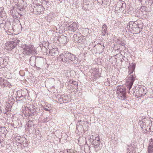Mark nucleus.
Returning <instances> with one entry per match:
<instances>
[{
    "label": "nucleus",
    "instance_id": "7ed1b4c3",
    "mask_svg": "<svg viewBox=\"0 0 153 153\" xmlns=\"http://www.w3.org/2000/svg\"><path fill=\"white\" fill-rule=\"evenodd\" d=\"M25 110L23 112L24 114L27 117L31 116H36L40 111L39 107L29 103L26 104Z\"/></svg>",
    "mask_w": 153,
    "mask_h": 153
},
{
    "label": "nucleus",
    "instance_id": "a18cd8bd",
    "mask_svg": "<svg viewBox=\"0 0 153 153\" xmlns=\"http://www.w3.org/2000/svg\"><path fill=\"white\" fill-rule=\"evenodd\" d=\"M58 101L59 102H61L62 101H63V97L62 96H60V97L59 98Z\"/></svg>",
    "mask_w": 153,
    "mask_h": 153
},
{
    "label": "nucleus",
    "instance_id": "20e7f679",
    "mask_svg": "<svg viewBox=\"0 0 153 153\" xmlns=\"http://www.w3.org/2000/svg\"><path fill=\"white\" fill-rule=\"evenodd\" d=\"M20 46L23 49V52L25 54L30 55L36 52L35 48L30 44H22Z\"/></svg>",
    "mask_w": 153,
    "mask_h": 153
},
{
    "label": "nucleus",
    "instance_id": "a19ab883",
    "mask_svg": "<svg viewBox=\"0 0 153 153\" xmlns=\"http://www.w3.org/2000/svg\"><path fill=\"white\" fill-rule=\"evenodd\" d=\"M108 1V0H97V2L101 4H102L105 1L107 2Z\"/></svg>",
    "mask_w": 153,
    "mask_h": 153
},
{
    "label": "nucleus",
    "instance_id": "4d7b16f0",
    "mask_svg": "<svg viewBox=\"0 0 153 153\" xmlns=\"http://www.w3.org/2000/svg\"><path fill=\"white\" fill-rule=\"evenodd\" d=\"M120 55H121V56L122 57V59H123V57H125V56H122L121 54Z\"/></svg>",
    "mask_w": 153,
    "mask_h": 153
},
{
    "label": "nucleus",
    "instance_id": "412c9836",
    "mask_svg": "<svg viewBox=\"0 0 153 153\" xmlns=\"http://www.w3.org/2000/svg\"><path fill=\"white\" fill-rule=\"evenodd\" d=\"M10 13L14 18H16L17 17L16 15L17 14V12L14 8L10 10Z\"/></svg>",
    "mask_w": 153,
    "mask_h": 153
},
{
    "label": "nucleus",
    "instance_id": "3c124183",
    "mask_svg": "<svg viewBox=\"0 0 153 153\" xmlns=\"http://www.w3.org/2000/svg\"><path fill=\"white\" fill-rule=\"evenodd\" d=\"M121 45L122 46H123V47H124V48H125V43H123L122 42L121 44Z\"/></svg>",
    "mask_w": 153,
    "mask_h": 153
},
{
    "label": "nucleus",
    "instance_id": "dca6fc26",
    "mask_svg": "<svg viewBox=\"0 0 153 153\" xmlns=\"http://www.w3.org/2000/svg\"><path fill=\"white\" fill-rule=\"evenodd\" d=\"M136 26V24H134L133 22H131L128 24L126 28L130 30H132L133 31L135 30V26ZM136 29H138V28H137Z\"/></svg>",
    "mask_w": 153,
    "mask_h": 153
},
{
    "label": "nucleus",
    "instance_id": "8fccbe9b",
    "mask_svg": "<svg viewBox=\"0 0 153 153\" xmlns=\"http://www.w3.org/2000/svg\"><path fill=\"white\" fill-rule=\"evenodd\" d=\"M5 77L7 79H10L11 78V77L10 76H8L7 75H6L5 76Z\"/></svg>",
    "mask_w": 153,
    "mask_h": 153
},
{
    "label": "nucleus",
    "instance_id": "393cba45",
    "mask_svg": "<svg viewBox=\"0 0 153 153\" xmlns=\"http://www.w3.org/2000/svg\"><path fill=\"white\" fill-rule=\"evenodd\" d=\"M51 108V105L48 104L46 105L44 107H43V110H45V111H49L50 110V108Z\"/></svg>",
    "mask_w": 153,
    "mask_h": 153
},
{
    "label": "nucleus",
    "instance_id": "0eeeda50",
    "mask_svg": "<svg viewBox=\"0 0 153 153\" xmlns=\"http://www.w3.org/2000/svg\"><path fill=\"white\" fill-rule=\"evenodd\" d=\"M19 41V40L18 39H12V41L5 44V48L9 51L12 50L16 47Z\"/></svg>",
    "mask_w": 153,
    "mask_h": 153
},
{
    "label": "nucleus",
    "instance_id": "e433bc0d",
    "mask_svg": "<svg viewBox=\"0 0 153 153\" xmlns=\"http://www.w3.org/2000/svg\"><path fill=\"white\" fill-rule=\"evenodd\" d=\"M45 19L48 22H50L52 20L51 17L49 16H46L45 17Z\"/></svg>",
    "mask_w": 153,
    "mask_h": 153
},
{
    "label": "nucleus",
    "instance_id": "ddd939ff",
    "mask_svg": "<svg viewBox=\"0 0 153 153\" xmlns=\"http://www.w3.org/2000/svg\"><path fill=\"white\" fill-rule=\"evenodd\" d=\"M58 40L61 44L65 45L69 41V39L67 37L64 35H62L59 37Z\"/></svg>",
    "mask_w": 153,
    "mask_h": 153
},
{
    "label": "nucleus",
    "instance_id": "a878e982",
    "mask_svg": "<svg viewBox=\"0 0 153 153\" xmlns=\"http://www.w3.org/2000/svg\"><path fill=\"white\" fill-rule=\"evenodd\" d=\"M128 147L127 148V151L131 152H135L134 151L135 148L133 145L128 146Z\"/></svg>",
    "mask_w": 153,
    "mask_h": 153
},
{
    "label": "nucleus",
    "instance_id": "864d4df0",
    "mask_svg": "<svg viewBox=\"0 0 153 153\" xmlns=\"http://www.w3.org/2000/svg\"><path fill=\"white\" fill-rule=\"evenodd\" d=\"M127 153H135V152H131L130 151H127Z\"/></svg>",
    "mask_w": 153,
    "mask_h": 153
},
{
    "label": "nucleus",
    "instance_id": "13d9d810",
    "mask_svg": "<svg viewBox=\"0 0 153 153\" xmlns=\"http://www.w3.org/2000/svg\"><path fill=\"white\" fill-rule=\"evenodd\" d=\"M121 6V5H118V7H120ZM117 7L118 8V7Z\"/></svg>",
    "mask_w": 153,
    "mask_h": 153
},
{
    "label": "nucleus",
    "instance_id": "bb28decb",
    "mask_svg": "<svg viewBox=\"0 0 153 153\" xmlns=\"http://www.w3.org/2000/svg\"><path fill=\"white\" fill-rule=\"evenodd\" d=\"M78 123L79 124V125H80L81 126H83V125H86L87 124L88 126V122H85V121H82L81 120H79L78 121Z\"/></svg>",
    "mask_w": 153,
    "mask_h": 153
},
{
    "label": "nucleus",
    "instance_id": "f257e3e1",
    "mask_svg": "<svg viewBox=\"0 0 153 153\" xmlns=\"http://www.w3.org/2000/svg\"><path fill=\"white\" fill-rule=\"evenodd\" d=\"M135 76H134L133 74H132L128 77V79H127L126 85L127 88L129 89L128 93L129 94H135V95L138 97H142L143 96H144L147 92V90L146 88H144L142 87H140L138 89H137V88L136 89H133L132 92L131 91H130V89L135 80Z\"/></svg>",
    "mask_w": 153,
    "mask_h": 153
},
{
    "label": "nucleus",
    "instance_id": "c03bdc74",
    "mask_svg": "<svg viewBox=\"0 0 153 153\" xmlns=\"http://www.w3.org/2000/svg\"><path fill=\"white\" fill-rule=\"evenodd\" d=\"M151 126H150L149 127V128H148V129L149 130V131L150 130V131H151V129L152 130H153V123H152V124H151Z\"/></svg>",
    "mask_w": 153,
    "mask_h": 153
},
{
    "label": "nucleus",
    "instance_id": "ea45409f",
    "mask_svg": "<svg viewBox=\"0 0 153 153\" xmlns=\"http://www.w3.org/2000/svg\"><path fill=\"white\" fill-rule=\"evenodd\" d=\"M17 95L16 97V100H17V99H18L19 98V97H18V96H19H19H21V94H22V93L21 91H18L17 92Z\"/></svg>",
    "mask_w": 153,
    "mask_h": 153
},
{
    "label": "nucleus",
    "instance_id": "72a5a7b5",
    "mask_svg": "<svg viewBox=\"0 0 153 153\" xmlns=\"http://www.w3.org/2000/svg\"><path fill=\"white\" fill-rule=\"evenodd\" d=\"M94 74V77L93 78L94 79H96V78L98 77H100L101 76V74H100L99 73H97L93 74Z\"/></svg>",
    "mask_w": 153,
    "mask_h": 153
},
{
    "label": "nucleus",
    "instance_id": "603ef678",
    "mask_svg": "<svg viewBox=\"0 0 153 153\" xmlns=\"http://www.w3.org/2000/svg\"><path fill=\"white\" fill-rule=\"evenodd\" d=\"M66 101H67V99H64L63 98V102H66Z\"/></svg>",
    "mask_w": 153,
    "mask_h": 153
},
{
    "label": "nucleus",
    "instance_id": "b1692460",
    "mask_svg": "<svg viewBox=\"0 0 153 153\" xmlns=\"http://www.w3.org/2000/svg\"><path fill=\"white\" fill-rule=\"evenodd\" d=\"M7 132V131L5 127H1L0 128V134L1 135L2 134L5 135Z\"/></svg>",
    "mask_w": 153,
    "mask_h": 153
},
{
    "label": "nucleus",
    "instance_id": "5701e85b",
    "mask_svg": "<svg viewBox=\"0 0 153 153\" xmlns=\"http://www.w3.org/2000/svg\"><path fill=\"white\" fill-rule=\"evenodd\" d=\"M135 67V64H133L132 65H130L128 68V73L129 74H131L134 70Z\"/></svg>",
    "mask_w": 153,
    "mask_h": 153
},
{
    "label": "nucleus",
    "instance_id": "58836bf2",
    "mask_svg": "<svg viewBox=\"0 0 153 153\" xmlns=\"http://www.w3.org/2000/svg\"><path fill=\"white\" fill-rule=\"evenodd\" d=\"M93 74L97 73H99V69L94 68L93 69Z\"/></svg>",
    "mask_w": 153,
    "mask_h": 153
},
{
    "label": "nucleus",
    "instance_id": "1a4fd4ad",
    "mask_svg": "<svg viewBox=\"0 0 153 153\" xmlns=\"http://www.w3.org/2000/svg\"><path fill=\"white\" fill-rule=\"evenodd\" d=\"M73 40L76 43H82L85 41V39L82 36H78L77 34H75L73 36Z\"/></svg>",
    "mask_w": 153,
    "mask_h": 153
},
{
    "label": "nucleus",
    "instance_id": "f03ea898",
    "mask_svg": "<svg viewBox=\"0 0 153 153\" xmlns=\"http://www.w3.org/2000/svg\"><path fill=\"white\" fill-rule=\"evenodd\" d=\"M59 57L63 64L68 65L73 64H76L79 61L74 54L66 51H65L61 54Z\"/></svg>",
    "mask_w": 153,
    "mask_h": 153
},
{
    "label": "nucleus",
    "instance_id": "aec40b11",
    "mask_svg": "<svg viewBox=\"0 0 153 153\" xmlns=\"http://www.w3.org/2000/svg\"><path fill=\"white\" fill-rule=\"evenodd\" d=\"M100 140L99 137H96L95 139L93 141V144L95 146L98 147L100 145Z\"/></svg>",
    "mask_w": 153,
    "mask_h": 153
},
{
    "label": "nucleus",
    "instance_id": "4c0bfd02",
    "mask_svg": "<svg viewBox=\"0 0 153 153\" xmlns=\"http://www.w3.org/2000/svg\"><path fill=\"white\" fill-rule=\"evenodd\" d=\"M95 47L96 48L99 47L100 49H102V50L103 49V47H104V46H103V47H102V45L100 44H98L97 45H95L94 47Z\"/></svg>",
    "mask_w": 153,
    "mask_h": 153
},
{
    "label": "nucleus",
    "instance_id": "cd10ccee",
    "mask_svg": "<svg viewBox=\"0 0 153 153\" xmlns=\"http://www.w3.org/2000/svg\"><path fill=\"white\" fill-rule=\"evenodd\" d=\"M25 140V138L23 137L20 136V138L19 139V141H18V142L17 143H18V144H22V142L23 141H24Z\"/></svg>",
    "mask_w": 153,
    "mask_h": 153
},
{
    "label": "nucleus",
    "instance_id": "6e6552de",
    "mask_svg": "<svg viewBox=\"0 0 153 153\" xmlns=\"http://www.w3.org/2000/svg\"><path fill=\"white\" fill-rule=\"evenodd\" d=\"M33 12L34 14H40L43 13L44 9L41 4H36L33 8Z\"/></svg>",
    "mask_w": 153,
    "mask_h": 153
},
{
    "label": "nucleus",
    "instance_id": "f8f14e48",
    "mask_svg": "<svg viewBox=\"0 0 153 153\" xmlns=\"http://www.w3.org/2000/svg\"><path fill=\"white\" fill-rule=\"evenodd\" d=\"M0 85L2 87H7L10 88L12 86L11 85L7 79H3L0 77Z\"/></svg>",
    "mask_w": 153,
    "mask_h": 153
},
{
    "label": "nucleus",
    "instance_id": "f704fd0d",
    "mask_svg": "<svg viewBox=\"0 0 153 153\" xmlns=\"http://www.w3.org/2000/svg\"><path fill=\"white\" fill-rule=\"evenodd\" d=\"M12 103H11V104H10L9 102H8L7 104V106H6V108H7V110L10 111L11 110V108L12 107Z\"/></svg>",
    "mask_w": 153,
    "mask_h": 153
},
{
    "label": "nucleus",
    "instance_id": "2eb2a0df",
    "mask_svg": "<svg viewBox=\"0 0 153 153\" xmlns=\"http://www.w3.org/2000/svg\"><path fill=\"white\" fill-rule=\"evenodd\" d=\"M49 54L50 55L53 56L54 57L58 55L59 52L57 48H53L49 51Z\"/></svg>",
    "mask_w": 153,
    "mask_h": 153
},
{
    "label": "nucleus",
    "instance_id": "6ab92c4d",
    "mask_svg": "<svg viewBox=\"0 0 153 153\" xmlns=\"http://www.w3.org/2000/svg\"><path fill=\"white\" fill-rule=\"evenodd\" d=\"M7 64V62L6 59H3L2 57H0V66L1 67H4Z\"/></svg>",
    "mask_w": 153,
    "mask_h": 153
},
{
    "label": "nucleus",
    "instance_id": "bf43d9fd",
    "mask_svg": "<svg viewBox=\"0 0 153 153\" xmlns=\"http://www.w3.org/2000/svg\"><path fill=\"white\" fill-rule=\"evenodd\" d=\"M120 61H121L122 62L123 61V60L122 59H120Z\"/></svg>",
    "mask_w": 153,
    "mask_h": 153
},
{
    "label": "nucleus",
    "instance_id": "7c9ffc66",
    "mask_svg": "<svg viewBox=\"0 0 153 153\" xmlns=\"http://www.w3.org/2000/svg\"><path fill=\"white\" fill-rule=\"evenodd\" d=\"M20 138V136H14L13 137V140L14 141H15L17 143H18V141H19V139Z\"/></svg>",
    "mask_w": 153,
    "mask_h": 153
},
{
    "label": "nucleus",
    "instance_id": "2f4dec72",
    "mask_svg": "<svg viewBox=\"0 0 153 153\" xmlns=\"http://www.w3.org/2000/svg\"><path fill=\"white\" fill-rule=\"evenodd\" d=\"M117 42L120 45V48L117 49V50L119 51L120 53L122 51V50L120 48V46H121V44L122 42L120 39H118L117 40Z\"/></svg>",
    "mask_w": 153,
    "mask_h": 153
},
{
    "label": "nucleus",
    "instance_id": "c9c22d12",
    "mask_svg": "<svg viewBox=\"0 0 153 153\" xmlns=\"http://www.w3.org/2000/svg\"><path fill=\"white\" fill-rule=\"evenodd\" d=\"M22 144L24 147H27L28 146V143L26 138L25 140L22 141Z\"/></svg>",
    "mask_w": 153,
    "mask_h": 153
},
{
    "label": "nucleus",
    "instance_id": "49530a36",
    "mask_svg": "<svg viewBox=\"0 0 153 153\" xmlns=\"http://www.w3.org/2000/svg\"><path fill=\"white\" fill-rule=\"evenodd\" d=\"M107 29H103L102 30V33L103 34V35H105V34L107 33Z\"/></svg>",
    "mask_w": 153,
    "mask_h": 153
},
{
    "label": "nucleus",
    "instance_id": "37998d69",
    "mask_svg": "<svg viewBox=\"0 0 153 153\" xmlns=\"http://www.w3.org/2000/svg\"><path fill=\"white\" fill-rule=\"evenodd\" d=\"M4 21V18L3 17H0V25H1L3 23Z\"/></svg>",
    "mask_w": 153,
    "mask_h": 153
},
{
    "label": "nucleus",
    "instance_id": "9b49d317",
    "mask_svg": "<svg viewBox=\"0 0 153 153\" xmlns=\"http://www.w3.org/2000/svg\"><path fill=\"white\" fill-rule=\"evenodd\" d=\"M68 29L71 31L74 32L77 30L78 29L77 24L76 22H72L69 23L67 26Z\"/></svg>",
    "mask_w": 153,
    "mask_h": 153
},
{
    "label": "nucleus",
    "instance_id": "f3484780",
    "mask_svg": "<svg viewBox=\"0 0 153 153\" xmlns=\"http://www.w3.org/2000/svg\"><path fill=\"white\" fill-rule=\"evenodd\" d=\"M150 143L148 147V153H153V139L150 140Z\"/></svg>",
    "mask_w": 153,
    "mask_h": 153
},
{
    "label": "nucleus",
    "instance_id": "052dcab7",
    "mask_svg": "<svg viewBox=\"0 0 153 153\" xmlns=\"http://www.w3.org/2000/svg\"><path fill=\"white\" fill-rule=\"evenodd\" d=\"M47 119V118L46 119H44V120L45 121V119H46H46Z\"/></svg>",
    "mask_w": 153,
    "mask_h": 153
},
{
    "label": "nucleus",
    "instance_id": "a211bd4d",
    "mask_svg": "<svg viewBox=\"0 0 153 153\" xmlns=\"http://www.w3.org/2000/svg\"><path fill=\"white\" fill-rule=\"evenodd\" d=\"M119 5H121L120 7H118V8H119L120 11H121L124 10L123 9H122L123 8L126 7V4L124 2H123L122 1H120L118 2L116 5V7H118Z\"/></svg>",
    "mask_w": 153,
    "mask_h": 153
},
{
    "label": "nucleus",
    "instance_id": "6e6d98bb",
    "mask_svg": "<svg viewBox=\"0 0 153 153\" xmlns=\"http://www.w3.org/2000/svg\"><path fill=\"white\" fill-rule=\"evenodd\" d=\"M37 69L38 70H39L40 69V67H37Z\"/></svg>",
    "mask_w": 153,
    "mask_h": 153
},
{
    "label": "nucleus",
    "instance_id": "79ce46f5",
    "mask_svg": "<svg viewBox=\"0 0 153 153\" xmlns=\"http://www.w3.org/2000/svg\"><path fill=\"white\" fill-rule=\"evenodd\" d=\"M141 9L142 10V11H147L148 9L147 8V7L144 6H142L141 7Z\"/></svg>",
    "mask_w": 153,
    "mask_h": 153
},
{
    "label": "nucleus",
    "instance_id": "c756f323",
    "mask_svg": "<svg viewBox=\"0 0 153 153\" xmlns=\"http://www.w3.org/2000/svg\"><path fill=\"white\" fill-rule=\"evenodd\" d=\"M26 96V95H23L22 94H21V96H19H19H18V97H19V98L17 99V100L20 101L23 100L24 98L25 99Z\"/></svg>",
    "mask_w": 153,
    "mask_h": 153
},
{
    "label": "nucleus",
    "instance_id": "473e14b6",
    "mask_svg": "<svg viewBox=\"0 0 153 153\" xmlns=\"http://www.w3.org/2000/svg\"><path fill=\"white\" fill-rule=\"evenodd\" d=\"M141 1H143L144 0H141ZM144 1H145V4H151V5L152 4V0H144Z\"/></svg>",
    "mask_w": 153,
    "mask_h": 153
},
{
    "label": "nucleus",
    "instance_id": "4468645a",
    "mask_svg": "<svg viewBox=\"0 0 153 153\" xmlns=\"http://www.w3.org/2000/svg\"><path fill=\"white\" fill-rule=\"evenodd\" d=\"M42 7H43L44 10H47L50 6V2L49 1H47L45 0H43L41 2V4Z\"/></svg>",
    "mask_w": 153,
    "mask_h": 153
},
{
    "label": "nucleus",
    "instance_id": "39448f33",
    "mask_svg": "<svg viewBox=\"0 0 153 153\" xmlns=\"http://www.w3.org/2000/svg\"><path fill=\"white\" fill-rule=\"evenodd\" d=\"M117 94L118 99L124 100L126 98V88L123 85H118L117 88Z\"/></svg>",
    "mask_w": 153,
    "mask_h": 153
},
{
    "label": "nucleus",
    "instance_id": "09e8293b",
    "mask_svg": "<svg viewBox=\"0 0 153 153\" xmlns=\"http://www.w3.org/2000/svg\"><path fill=\"white\" fill-rule=\"evenodd\" d=\"M27 124H29L30 125H32L33 122L31 121H29L27 123Z\"/></svg>",
    "mask_w": 153,
    "mask_h": 153
},
{
    "label": "nucleus",
    "instance_id": "680f3d73",
    "mask_svg": "<svg viewBox=\"0 0 153 153\" xmlns=\"http://www.w3.org/2000/svg\"><path fill=\"white\" fill-rule=\"evenodd\" d=\"M74 153H75V152H74Z\"/></svg>",
    "mask_w": 153,
    "mask_h": 153
},
{
    "label": "nucleus",
    "instance_id": "9d476101",
    "mask_svg": "<svg viewBox=\"0 0 153 153\" xmlns=\"http://www.w3.org/2000/svg\"><path fill=\"white\" fill-rule=\"evenodd\" d=\"M33 60H35V63L36 62L39 66L42 65L43 62L42 58L39 57H37L36 58V57L34 56L31 57L30 59V62L31 63Z\"/></svg>",
    "mask_w": 153,
    "mask_h": 153
},
{
    "label": "nucleus",
    "instance_id": "4be33fe9",
    "mask_svg": "<svg viewBox=\"0 0 153 153\" xmlns=\"http://www.w3.org/2000/svg\"><path fill=\"white\" fill-rule=\"evenodd\" d=\"M0 16L1 17H6V13L3 7H0Z\"/></svg>",
    "mask_w": 153,
    "mask_h": 153
},
{
    "label": "nucleus",
    "instance_id": "c85d7f7f",
    "mask_svg": "<svg viewBox=\"0 0 153 153\" xmlns=\"http://www.w3.org/2000/svg\"><path fill=\"white\" fill-rule=\"evenodd\" d=\"M136 27H135V28H138V29H137L136 28H135V30L134 31H135V33H140V31L141 30L142 28H140L138 26V25H136Z\"/></svg>",
    "mask_w": 153,
    "mask_h": 153
},
{
    "label": "nucleus",
    "instance_id": "de8ad7c7",
    "mask_svg": "<svg viewBox=\"0 0 153 153\" xmlns=\"http://www.w3.org/2000/svg\"><path fill=\"white\" fill-rule=\"evenodd\" d=\"M107 26L106 25L104 24L102 25V30H103V29H107Z\"/></svg>",
    "mask_w": 153,
    "mask_h": 153
},
{
    "label": "nucleus",
    "instance_id": "423d86ee",
    "mask_svg": "<svg viewBox=\"0 0 153 153\" xmlns=\"http://www.w3.org/2000/svg\"><path fill=\"white\" fill-rule=\"evenodd\" d=\"M152 121L149 118H144L142 119L141 120H139V124H140V126L143 131H144V133L148 130V128L150 126L151 124H152Z\"/></svg>",
    "mask_w": 153,
    "mask_h": 153
},
{
    "label": "nucleus",
    "instance_id": "5fc2aeb1",
    "mask_svg": "<svg viewBox=\"0 0 153 153\" xmlns=\"http://www.w3.org/2000/svg\"><path fill=\"white\" fill-rule=\"evenodd\" d=\"M27 124V126L28 127H31L32 125H30L29 124Z\"/></svg>",
    "mask_w": 153,
    "mask_h": 153
}]
</instances>
